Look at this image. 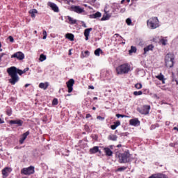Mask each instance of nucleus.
I'll return each instance as SVG.
<instances>
[{
	"instance_id": "1",
	"label": "nucleus",
	"mask_w": 178,
	"mask_h": 178,
	"mask_svg": "<svg viewBox=\"0 0 178 178\" xmlns=\"http://www.w3.org/2000/svg\"><path fill=\"white\" fill-rule=\"evenodd\" d=\"M7 73L11 77L8 81L10 84H12V86H15V84L19 81V76L17 74H19V76H22V74H24L23 70H19L15 66L8 68Z\"/></svg>"
},
{
	"instance_id": "2",
	"label": "nucleus",
	"mask_w": 178,
	"mask_h": 178,
	"mask_svg": "<svg viewBox=\"0 0 178 178\" xmlns=\"http://www.w3.org/2000/svg\"><path fill=\"white\" fill-rule=\"evenodd\" d=\"M116 72L118 74H127L130 72V66L129 64H122L116 68Z\"/></svg>"
},
{
	"instance_id": "3",
	"label": "nucleus",
	"mask_w": 178,
	"mask_h": 178,
	"mask_svg": "<svg viewBox=\"0 0 178 178\" xmlns=\"http://www.w3.org/2000/svg\"><path fill=\"white\" fill-rule=\"evenodd\" d=\"M119 159L120 163H127L130 162V153L124 152L119 155Z\"/></svg>"
},
{
	"instance_id": "4",
	"label": "nucleus",
	"mask_w": 178,
	"mask_h": 178,
	"mask_svg": "<svg viewBox=\"0 0 178 178\" xmlns=\"http://www.w3.org/2000/svg\"><path fill=\"white\" fill-rule=\"evenodd\" d=\"M159 21L157 17L150 18L147 20V26L150 27V29H156V27H159Z\"/></svg>"
},
{
	"instance_id": "5",
	"label": "nucleus",
	"mask_w": 178,
	"mask_h": 178,
	"mask_svg": "<svg viewBox=\"0 0 178 178\" xmlns=\"http://www.w3.org/2000/svg\"><path fill=\"white\" fill-rule=\"evenodd\" d=\"M21 173L22 175H26V176L33 175L34 174V167L30 166L29 168H24L21 170Z\"/></svg>"
},
{
	"instance_id": "6",
	"label": "nucleus",
	"mask_w": 178,
	"mask_h": 178,
	"mask_svg": "<svg viewBox=\"0 0 178 178\" xmlns=\"http://www.w3.org/2000/svg\"><path fill=\"white\" fill-rule=\"evenodd\" d=\"M151 106H143L142 108H138V112L142 115H148L149 113V110Z\"/></svg>"
},
{
	"instance_id": "7",
	"label": "nucleus",
	"mask_w": 178,
	"mask_h": 178,
	"mask_svg": "<svg viewBox=\"0 0 178 178\" xmlns=\"http://www.w3.org/2000/svg\"><path fill=\"white\" fill-rule=\"evenodd\" d=\"M11 58H16L18 60H23L24 59V54L22 51H18L12 55Z\"/></svg>"
},
{
	"instance_id": "8",
	"label": "nucleus",
	"mask_w": 178,
	"mask_h": 178,
	"mask_svg": "<svg viewBox=\"0 0 178 178\" xmlns=\"http://www.w3.org/2000/svg\"><path fill=\"white\" fill-rule=\"evenodd\" d=\"M67 87L68 88V92L73 91V86H74V79H71L67 83Z\"/></svg>"
},
{
	"instance_id": "9",
	"label": "nucleus",
	"mask_w": 178,
	"mask_h": 178,
	"mask_svg": "<svg viewBox=\"0 0 178 178\" xmlns=\"http://www.w3.org/2000/svg\"><path fill=\"white\" fill-rule=\"evenodd\" d=\"M71 10L76 12V13H83L84 8H81L79 6H71Z\"/></svg>"
},
{
	"instance_id": "10",
	"label": "nucleus",
	"mask_w": 178,
	"mask_h": 178,
	"mask_svg": "<svg viewBox=\"0 0 178 178\" xmlns=\"http://www.w3.org/2000/svg\"><path fill=\"white\" fill-rule=\"evenodd\" d=\"M12 172V168H6L3 170H2V175H3V178H6L8 176H9V173Z\"/></svg>"
},
{
	"instance_id": "11",
	"label": "nucleus",
	"mask_w": 178,
	"mask_h": 178,
	"mask_svg": "<svg viewBox=\"0 0 178 178\" xmlns=\"http://www.w3.org/2000/svg\"><path fill=\"white\" fill-rule=\"evenodd\" d=\"M47 5L52 9V10H54V12H59V8L58 6H56V4H55V3L49 2Z\"/></svg>"
},
{
	"instance_id": "12",
	"label": "nucleus",
	"mask_w": 178,
	"mask_h": 178,
	"mask_svg": "<svg viewBox=\"0 0 178 178\" xmlns=\"http://www.w3.org/2000/svg\"><path fill=\"white\" fill-rule=\"evenodd\" d=\"M175 60V54L172 53H168L165 57V62H169Z\"/></svg>"
},
{
	"instance_id": "13",
	"label": "nucleus",
	"mask_w": 178,
	"mask_h": 178,
	"mask_svg": "<svg viewBox=\"0 0 178 178\" xmlns=\"http://www.w3.org/2000/svg\"><path fill=\"white\" fill-rule=\"evenodd\" d=\"M10 124H17V126H23V121L22 120H10Z\"/></svg>"
},
{
	"instance_id": "14",
	"label": "nucleus",
	"mask_w": 178,
	"mask_h": 178,
	"mask_svg": "<svg viewBox=\"0 0 178 178\" xmlns=\"http://www.w3.org/2000/svg\"><path fill=\"white\" fill-rule=\"evenodd\" d=\"M129 124L131 126H137L140 124V121L137 118L131 119L129 120Z\"/></svg>"
},
{
	"instance_id": "15",
	"label": "nucleus",
	"mask_w": 178,
	"mask_h": 178,
	"mask_svg": "<svg viewBox=\"0 0 178 178\" xmlns=\"http://www.w3.org/2000/svg\"><path fill=\"white\" fill-rule=\"evenodd\" d=\"M29 134H30V132L29 131L22 134V136L19 140L20 144H23V143H24V140L27 138V136H29Z\"/></svg>"
},
{
	"instance_id": "16",
	"label": "nucleus",
	"mask_w": 178,
	"mask_h": 178,
	"mask_svg": "<svg viewBox=\"0 0 178 178\" xmlns=\"http://www.w3.org/2000/svg\"><path fill=\"white\" fill-rule=\"evenodd\" d=\"M92 31V28L86 29L84 31V35L86 37V40L88 41V37L90 36V31Z\"/></svg>"
},
{
	"instance_id": "17",
	"label": "nucleus",
	"mask_w": 178,
	"mask_h": 178,
	"mask_svg": "<svg viewBox=\"0 0 178 178\" xmlns=\"http://www.w3.org/2000/svg\"><path fill=\"white\" fill-rule=\"evenodd\" d=\"M104 149V152H105L106 155H107V156H112V155L113 154V152H112V150H111V149H109V147H105Z\"/></svg>"
},
{
	"instance_id": "18",
	"label": "nucleus",
	"mask_w": 178,
	"mask_h": 178,
	"mask_svg": "<svg viewBox=\"0 0 178 178\" xmlns=\"http://www.w3.org/2000/svg\"><path fill=\"white\" fill-rule=\"evenodd\" d=\"M99 151V147L98 146H95L94 147L90 149V154H97Z\"/></svg>"
},
{
	"instance_id": "19",
	"label": "nucleus",
	"mask_w": 178,
	"mask_h": 178,
	"mask_svg": "<svg viewBox=\"0 0 178 178\" xmlns=\"http://www.w3.org/2000/svg\"><path fill=\"white\" fill-rule=\"evenodd\" d=\"M156 79H158V80H160V81H162L163 84H165V76L162 73H160L159 75L156 76Z\"/></svg>"
},
{
	"instance_id": "20",
	"label": "nucleus",
	"mask_w": 178,
	"mask_h": 178,
	"mask_svg": "<svg viewBox=\"0 0 178 178\" xmlns=\"http://www.w3.org/2000/svg\"><path fill=\"white\" fill-rule=\"evenodd\" d=\"M49 86V84L48 83V82L46 83H40L39 84V87L40 88H42L43 90H47L48 88V86Z\"/></svg>"
},
{
	"instance_id": "21",
	"label": "nucleus",
	"mask_w": 178,
	"mask_h": 178,
	"mask_svg": "<svg viewBox=\"0 0 178 178\" xmlns=\"http://www.w3.org/2000/svg\"><path fill=\"white\" fill-rule=\"evenodd\" d=\"M152 49H154V45L149 44L144 48V54H147L148 51H152Z\"/></svg>"
},
{
	"instance_id": "22",
	"label": "nucleus",
	"mask_w": 178,
	"mask_h": 178,
	"mask_svg": "<svg viewBox=\"0 0 178 178\" xmlns=\"http://www.w3.org/2000/svg\"><path fill=\"white\" fill-rule=\"evenodd\" d=\"M102 14L99 12H97L95 14L90 15V19H97V17H101Z\"/></svg>"
},
{
	"instance_id": "23",
	"label": "nucleus",
	"mask_w": 178,
	"mask_h": 178,
	"mask_svg": "<svg viewBox=\"0 0 178 178\" xmlns=\"http://www.w3.org/2000/svg\"><path fill=\"white\" fill-rule=\"evenodd\" d=\"M166 67H173V65H175V60L172 61H165Z\"/></svg>"
},
{
	"instance_id": "24",
	"label": "nucleus",
	"mask_w": 178,
	"mask_h": 178,
	"mask_svg": "<svg viewBox=\"0 0 178 178\" xmlns=\"http://www.w3.org/2000/svg\"><path fill=\"white\" fill-rule=\"evenodd\" d=\"M29 13L31 17L34 18L35 17V15L38 13V11L36 9H32L29 10Z\"/></svg>"
},
{
	"instance_id": "25",
	"label": "nucleus",
	"mask_w": 178,
	"mask_h": 178,
	"mask_svg": "<svg viewBox=\"0 0 178 178\" xmlns=\"http://www.w3.org/2000/svg\"><path fill=\"white\" fill-rule=\"evenodd\" d=\"M65 37L70 41H74V35H73L72 33H67L65 35Z\"/></svg>"
},
{
	"instance_id": "26",
	"label": "nucleus",
	"mask_w": 178,
	"mask_h": 178,
	"mask_svg": "<svg viewBox=\"0 0 178 178\" xmlns=\"http://www.w3.org/2000/svg\"><path fill=\"white\" fill-rule=\"evenodd\" d=\"M108 140H111V141H116V140H118V136H116V135H110L108 136Z\"/></svg>"
},
{
	"instance_id": "27",
	"label": "nucleus",
	"mask_w": 178,
	"mask_h": 178,
	"mask_svg": "<svg viewBox=\"0 0 178 178\" xmlns=\"http://www.w3.org/2000/svg\"><path fill=\"white\" fill-rule=\"evenodd\" d=\"M68 20L70 22V24H76L77 23V20L74 19L72 17H68Z\"/></svg>"
},
{
	"instance_id": "28",
	"label": "nucleus",
	"mask_w": 178,
	"mask_h": 178,
	"mask_svg": "<svg viewBox=\"0 0 178 178\" xmlns=\"http://www.w3.org/2000/svg\"><path fill=\"white\" fill-rule=\"evenodd\" d=\"M129 52V55H131V54L137 52V48H136V47L131 46Z\"/></svg>"
},
{
	"instance_id": "29",
	"label": "nucleus",
	"mask_w": 178,
	"mask_h": 178,
	"mask_svg": "<svg viewBox=\"0 0 178 178\" xmlns=\"http://www.w3.org/2000/svg\"><path fill=\"white\" fill-rule=\"evenodd\" d=\"M101 53H102V49H101L100 48H98L95 51V55L96 56H99V54Z\"/></svg>"
},
{
	"instance_id": "30",
	"label": "nucleus",
	"mask_w": 178,
	"mask_h": 178,
	"mask_svg": "<svg viewBox=\"0 0 178 178\" xmlns=\"http://www.w3.org/2000/svg\"><path fill=\"white\" fill-rule=\"evenodd\" d=\"M46 59H47V56H45L44 54H41L40 56L39 60H40V62H44V60H45Z\"/></svg>"
},
{
	"instance_id": "31",
	"label": "nucleus",
	"mask_w": 178,
	"mask_h": 178,
	"mask_svg": "<svg viewBox=\"0 0 178 178\" xmlns=\"http://www.w3.org/2000/svg\"><path fill=\"white\" fill-rule=\"evenodd\" d=\"M156 176L157 178H168V177H166V175H163V174H156Z\"/></svg>"
},
{
	"instance_id": "32",
	"label": "nucleus",
	"mask_w": 178,
	"mask_h": 178,
	"mask_svg": "<svg viewBox=\"0 0 178 178\" xmlns=\"http://www.w3.org/2000/svg\"><path fill=\"white\" fill-rule=\"evenodd\" d=\"M135 87L138 89V90H140L141 88H143V85L141 83H136L135 85Z\"/></svg>"
},
{
	"instance_id": "33",
	"label": "nucleus",
	"mask_w": 178,
	"mask_h": 178,
	"mask_svg": "<svg viewBox=\"0 0 178 178\" xmlns=\"http://www.w3.org/2000/svg\"><path fill=\"white\" fill-rule=\"evenodd\" d=\"M134 95H143V92L141 90L137 92V91H135L134 92Z\"/></svg>"
},
{
	"instance_id": "34",
	"label": "nucleus",
	"mask_w": 178,
	"mask_h": 178,
	"mask_svg": "<svg viewBox=\"0 0 178 178\" xmlns=\"http://www.w3.org/2000/svg\"><path fill=\"white\" fill-rule=\"evenodd\" d=\"M6 113L8 116H10V115H12V109L11 108H8L6 111Z\"/></svg>"
},
{
	"instance_id": "35",
	"label": "nucleus",
	"mask_w": 178,
	"mask_h": 178,
	"mask_svg": "<svg viewBox=\"0 0 178 178\" xmlns=\"http://www.w3.org/2000/svg\"><path fill=\"white\" fill-rule=\"evenodd\" d=\"M126 23L127 24H128V26H130V24H131V19L130 18L127 19Z\"/></svg>"
},
{
	"instance_id": "36",
	"label": "nucleus",
	"mask_w": 178,
	"mask_h": 178,
	"mask_svg": "<svg viewBox=\"0 0 178 178\" xmlns=\"http://www.w3.org/2000/svg\"><path fill=\"white\" fill-rule=\"evenodd\" d=\"M52 105H58V99H53Z\"/></svg>"
},
{
	"instance_id": "37",
	"label": "nucleus",
	"mask_w": 178,
	"mask_h": 178,
	"mask_svg": "<svg viewBox=\"0 0 178 178\" xmlns=\"http://www.w3.org/2000/svg\"><path fill=\"white\" fill-rule=\"evenodd\" d=\"M118 172H123V170H126L125 167H120L118 169Z\"/></svg>"
},
{
	"instance_id": "38",
	"label": "nucleus",
	"mask_w": 178,
	"mask_h": 178,
	"mask_svg": "<svg viewBox=\"0 0 178 178\" xmlns=\"http://www.w3.org/2000/svg\"><path fill=\"white\" fill-rule=\"evenodd\" d=\"M89 55H90V51H86L83 54V58H85L86 56H88Z\"/></svg>"
},
{
	"instance_id": "39",
	"label": "nucleus",
	"mask_w": 178,
	"mask_h": 178,
	"mask_svg": "<svg viewBox=\"0 0 178 178\" xmlns=\"http://www.w3.org/2000/svg\"><path fill=\"white\" fill-rule=\"evenodd\" d=\"M8 40H10V42H15V39L12 36H9Z\"/></svg>"
},
{
	"instance_id": "40",
	"label": "nucleus",
	"mask_w": 178,
	"mask_h": 178,
	"mask_svg": "<svg viewBox=\"0 0 178 178\" xmlns=\"http://www.w3.org/2000/svg\"><path fill=\"white\" fill-rule=\"evenodd\" d=\"M117 118H126V115L122 114H116Z\"/></svg>"
},
{
	"instance_id": "41",
	"label": "nucleus",
	"mask_w": 178,
	"mask_h": 178,
	"mask_svg": "<svg viewBox=\"0 0 178 178\" xmlns=\"http://www.w3.org/2000/svg\"><path fill=\"white\" fill-rule=\"evenodd\" d=\"M114 124L118 127L119 126H120V121H117L115 122H114Z\"/></svg>"
},
{
	"instance_id": "42",
	"label": "nucleus",
	"mask_w": 178,
	"mask_h": 178,
	"mask_svg": "<svg viewBox=\"0 0 178 178\" xmlns=\"http://www.w3.org/2000/svg\"><path fill=\"white\" fill-rule=\"evenodd\" d=\"M116 127H118L115 124L113 125H111V129L112 130H115Z\"/></svg>"
},
{
	"instance_id": "43",
	"label": "nucleus",
	"mask_w": 178,
	"mask_h": 178,
	"mask_svg": "<svg viewBox=\"0 0 178 178\" xmlns=\"http://www.w3.org/2000/svg\"><path fill=\"white\" fill-rule=\"evenodd\" d=\"M102 20L104 21V20H108V16L106 15H104L102 18Z\"/></svg>"
},
{
	"instance_id": "44",
	"label": "nucleus",
	"mask_w": 178,
	"mask_h": 178,
	"mask_svg": "<svg viewBox=\"0 0 178 178\" xmlns=\"http://www.w3.org/2000/svg\"><path fill=\"white\" fill-rule=\"evenodd\" d=\"M97 119H98L99 120H104V119H105V118L104 117L99 115V116H97Z\"/></svg>"
},
{
	"instance_id": "45",
	"label": "nucleus",
	"mask_w": 178,
	"mask_h": 178,
	"mask_svg": "<svg viewBox=\"0 0 178 178\" xmlns=\"http://www.w3.org/2000/svg\"><path fill=\"white\" fill-rule=\"evenodd\" d=\"M165 41H166V40H165V39H162V40H161V44H162L163 45H166Z\"/></svg>"
},
{
	"instance_id": "46",
	"label": "nucleus",
	"mask_w": 178,
	"mask_h": 178,
	"mask_svg": "<svg viewBox=\"0 0 178 178\" xmlns=\"http://www.w3.org/2000/svg\"><path fill=\"white\" fill-rule=\"evenodd\" d=\"M23 73H26V72H29V67L25 68L24 70H22Z\"/></svg>"
},
{
	"instance_id": "47",
	"label": "nucleus",
	"mask_w": 178,
	"mask_h": 178,
	"mask_svg": "<svg viewBox=\"0 0 178 178\" xmlns=\"http://www.w3.org/2000/svg\"><path fill=\"white\" fill-rule=\"evenodd\" d=\"M120 12H121V13H124V12H126V8H122L120 10Z\"/></svg>"
},
{
	"instance_id": "48",
	"label": "nucleus",
	"mask_w": 178,
	"mask_h": 178,
	"mask_svg": "<svg viewBox=\"0 0 178 178\" xmlns=\"http://www.w3.org/2000/svg\"><path fill=\"white\" fill-rule=\"evenodd\" d=\"M93 138H94V140H95L97 141V140H98V136L95 135V136H93Z\"/></svg>"
},
{
	"instance_id": "49",
	"label": "nucleus",
	"mask_w": 178,
	"mask_h": 178,
	"mask_svg": "<svg viewBox=\"0 0 178 178\" xmlns=\"http://www.w3.org/2000/svg\"><path fill=\"white\" fill-rule=\"evenodd\" d=\"M86 118V119H88V118H91V115L90 114H87Z\"/></svg>"
},
{
	"instance_id": "50",
	"label": "nucleus",
	"mask_w": 178,
	"mask_h": 178,
	"mask_svg": "<svg viewBox=\"0 0 178 178\" xmlns=\"http://www.w3.org/2000/svg\"><path fill=\"white\" fill-rule=\"evenodd\" d=\"M88 88H90L91 90H94V86H88Z\"/></svg>"
},
{
	"instance_id": "51",
	"label": "nucleus",
	"mask_w": 178,
	"mask_h": 178,
	"mask_svg": "<svg viewBox=\"0 0 178 178\" xmlns=\"http://www.w3.org/2000/svg\"><path fill=\"white\" fill-rule=\"evenodd\" d=\"M170 147H175V145H176V143H171V144H170Z\"/></svg>"
},
{
	"instance_id": "52",
	"label": "nucleus",
	"mask_w": 178,
	"mask_h": 178,
	"mask_svg": "<svg viewBox=\"0 0 178 178\" xmlns=\"http://www.w3.org/2000/svg\"><path fill=\"white\" fill-rule=\"evenodd\" d=\"M43 35H47V31H43Z\"/></svg>"
},
{
	"instance_id": "53",
	"label": "nucleus",
	"mask_w": 178,
	"mask_h": 178,
	"mask_svg": "<svg viewBox=\"0 0 178 178\" xmlns=\"http://www.w3.org/2000/svg\"><path fill=\"white\" fill-rule=\"evenodd\" d=\"M3 55H5V53H2V54L0 55V58H2V56H3Z\"/></svg>"
},
{
	"instance_id": "54",
	"label": "nucleus",
	"mask_w": 178,
	"mask_h": 178,
	"mask_svg": "<svg viewBox=\"0 0 178 178\" xmlns=\"http://www.w3.org/2000/svg\"><path fill=\"white\" fill-rule=\"evenodd\" d=\"M117 147H118V148H121L122 145H118Z\"/></svg>"
},
{
	"instance_id": "55",
	"label": "nucleus",
	"mask_w": 178,
	"mask_h": 178,
	"mask_svg": "<svg viewBox=\"0 0 178 178\" xmlns=\"http://www.w3.org/2000/svg\"><path fill=\"white\" fill-rule=\"evenodd\" d=\"M3 123V121L2 120V119L0 118V124Z\"/></svg>"
},
{
	"instance_id": "56",
	"label": "nucleus",
	"mask_w": 178,
	"mask_h": 178,
	"mask_svg": "<svg viewBox=\"0 0 178 178\" xmlns=\"http://www.w3.org/2000/svg\"><path fill=\"white\" fill-rule=\"evenodd\" d=\"M29 86H30V84L26 83V84L25 85V87L27 88V87H29Z\"/></svg>"
},
{
	"instance_id": "57",
	"label": "nucleus",
	"mask_w": 178,
	"mask_h": 178,
	"mask_svg": "<svg viewBox=\"0 0 178 178\" xmlns=\"http://www.w3.org/2000/svg\"><path fill=\"white\" fill-rule=\"evenodd\" d=\"M47 39V35H44L43 36V40H46Z\"/></svg>"
},
{
	"instance_id": "58",
	"label": "nucleus",
	"mask_w": 178,
	"mask_h": 178,
	"mask_svg": "<svg viewBox=\"0 0 178 178\" xmlns=\"http://www.w3.org/2000/svg\"><path fill=\"white\" fill-rule=\"evenodd\" d=\"M124 1H126V0H122V1H121V3H122V4L124 3Z\"/></svg>"
},
{
	"instance_id": "59",
	"label": "nucleus",
	"mask_w": 178,
	"mask_h": 178,
	"mask_svg": "<svg viewBox=\"0 0 178 178\" xmlns=\"http://www.w3.org/2000/svg\"><path fill=\"white\" fill-rule=\"evenodd\" d=\"M174 130H177V131H178V128L177 127H174Z\"/></svg>"
},
{
	"instance_id": "60",
	"label": "nucleus",
	"mask_w": 178,
	"mask_h": 178,
	"mask_svg": "<svg viewBox=\"0 0 178 178\" xmlns=\"http://www.w3.org/2000/svg\"><path fill=\"white\" fill-rule=\"evenodd\" d=\"M176 83L178 85V81L177 79H175Z\"/></svg>"
},
{
	"instance_id": "61",
	"label": "nucleus",
	"mask_w": 178,
	"mask_h": 178,
	"mask_svg": "<svg viewBox=\"0 0 178 178\" xmlns=\"http://www.w3.org/2000/svg\"><path fill=\"white\" fill-rule=\"evenodd\" d=\"M95 109H97L95 107H93V108H92V110H93V111H95Z\"/></svg>"
},
{
	"instance_id": "62",
	"label": "nucleus",
	"mask_w": 178,
	"mask_h": 178,
	"mask_svg": "<svg viewBox=\"0 0 178 178\" xmlns=\"http://www.w3.org/2000/svg\"><path fill=\"white\" fill-rule=\"evenodd\" d=\"M93 99H95V100L98 99V98L97 97H94Z\"/></svg>"
},
{
	"instance_id": "63",
	"label": "nucleus",
	"mask_w": 178,
	"mask_h": 178,
	"mask_svg": "<svg viewBox=\"0 0 178 178\" xmlns=\"http://www.w3.org/2000/svg\"><path fill=\"white\" fill-rule=\"evenodd\" d=\"M70 94H68V95H67L66 96H67V97H70Z\"/></svg>"
},
{
	"instance_id": "64",
	"label": "nucleus",
	"mask_w": 178,
	"mask_h": 178,
	"mask_svg": "<svg viewBox=\"0 0 178 178\" xmlns=\"http://www.w3.org/2000/svg\"><path fill=\"white\" fill-rule=\"evenodd\" d=\"M127 2H130V0H127Z\"/></svg>"
}]
</instances>
